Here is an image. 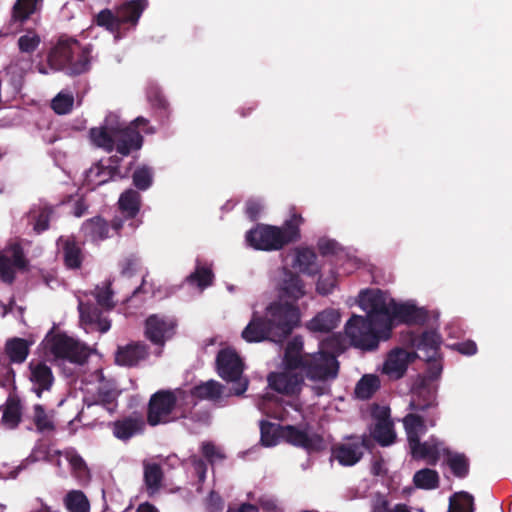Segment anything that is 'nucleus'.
<instances>
[{
  "label": "nucleus",
  "instance_id": "obj_23",
  "mask_svg": "<svg viewBox=\"0 0 512 512\" xmlns=\"http://www.w3.org/2000/svg\"><path fill=\"white\" fill-rule=\"evenodd\" d=\"M391 312V327L394 320L406 324H424L427 320L425 310L411 304H397L394 300H392Z\"/></svg>",
  "mask_w": 512,
  "mask_h": 512
},
{
  "label": "nucleus",
  "instance_id": "obj_41",
  "mask_svg": "<svg viewBox=\"0 0 512 512\" xmlns=\"http://www.w3.org/2000/svg\"><path fill=\"white\" fill-rule=\"evenodd\" d=\"M223 386L215 381L209 380L199 385L194 386L190 393H187V398H197L200 400H217L222 396Z\"/></svg>",
  "mask_w": 512,
  "mask_h": 512
},
{
  "label": "nucleus",
  "instance_id": "obj_31",
  "mask_svg": "<svg viewBox=\"0 0 512 512\" xmlns=\"http://www.w3.org/2000/svg\"><path fill=\"white\" fill-rule=\"evenodd\" d=\"M410 354L402 349L389 354L383 366V372L396 379L401 378L408 367Z\"/></svg>",
  "mask_w": 512,
  "mask_h": 512
},
{
  "label": "nucleus",
  "instance_id": "obj_39",
  "mask_svg": "<svg viewBox=\"0 0 512 512\" xmlns=\"http://www.w3.org/2000/svg\"><path fill=\"white\" fill-rule=\"evenodd\" d=\"M215 275L211 266L196 261L195 269L186 277V282L190 285L197 286L200 290H204L211 286L214 282Z\"/></svg>",
  "mask_w": 512,
  "mask_h": 512
},
{
  "label": "nucleus",
  "instance_id": "obj_42",
  "mask_svg": "<svg viewBox=\"0 0 512 512\" xmlns=\"http://www.w3.org/2000/svg\"><path fill=\"white\" fill-rule=\"evenodd\" d=\"M5 353L12 363H23L29 355V342L23 338L9 339L5 344Z\"/></svg>",
  "mask_w": 512,
  "mask_h": 512
},
{
  "label": "nucleus",
  "instance_id": "obj_19",
  "mask_svg": "<svg viewBox=\"0 0 512 512\" xmlns=\"http://www.w3.org/2000/svg\"><path fill=\"white\" fill-rule=\"evenodd\" d=\"M28 369L32 391L40 398L43 392L50 391L53 386L54 375L52 370L45 362L35 360L28 364Z\"/></svg>",
  "mask_w": 512,
  "mask_h": 512
},
{
  "label": "nucleus",
  "instance_id": "obj_29",
  "mask_svg": "<svg viewBox=\"0 0 512 512\" xmlns=\"http://www.w3.org/2000/svg\"><path fill=\"white\" fill-rule=\"evenodd\" d=\"M409 447L414 459L426 460L430 465H436L442 453L440 443L434 440L421 442L419 439L418 446L410 444Z\"/></svg>",
  "mask_w": 512,
  "mask_h": 512
},
{
  "label": "nucleus",
  "instance_id": "obj_6",
  "mask_svg": "<svg viewBox=\"0 0 512 512\" xmlns=\"http://www.w3.org/2000/svg\"><path fill=\"white\" fill-rule=\"evenodd\" d=\"M381 330L376 322L365 316L353 315L345 325V333L351 344L363 350H374L378 347Z\"/></svg>",
  "mask_w": 512,
  "mask_h": 512
},
{
  "label": "nucleus",
  "instance_id": "obj_9",
  "mask_svg": "<svg viewBox=\"0 0 512 512\" xmlns=\"http://www.w3.org/2000/svg\"><path fill=\"white\" fill-rule=\"evenodd\" d=\"M51 354L57 359L67 360L71 363L84 364L90 353L88 348L64 333L52 335L48 340Z\"/></svg>",
  "mask_w": 512,
  "mask_h": 512
},
{
  "label": "nucleus",
  "instance_id": "obj_8",
  "mask_svg": "<svg viewBox=\"0 0 512 512\" xmlns=\"http://www.w3.org/2000/svg\"><path fill=\"white\" fill-rule=\"evenodd\" d=\"M149 121L139 116L125 127H118L115 133L116 152L121 156H129L133 152H138L144 143V138L139 129L142 128L145 133H152L153 130L148 126Z\"/></svg>",
  "mask_w": 512,
  "mask_h": 512
},
{
  "label": "nucleus",
  "instance_id": "obj_44",
  "mask_svg": "<svg viewBox=\"0 0 512 512\" xmlns=\"http://www.w3.org/2000/svg\"><path fill=\"white\" fill-rule=\"evenodd\" d=\"M64 505L69 512H90V503L80 490H71L64 497Z\"/></svg>",
  "mask_w": 512,
  "mask_h": 512
},
{
  "label": "nucleus",
  "instance_id": "obj_51",
  "mask_svg": "<svg viewBox=\"0 0 512 512\" xmlns=\"http://www.w3.org/2000/svg\"><path fill=\"white\" fill-rule=\"evenodd\" d=\"M457 500H450L448 512H474V498L465 491L456 494Z\"/></svg>",
  "mask_w": 512,
  "mask_h": 512
},
{
  "label": "nucleus",
  "instance_id": "obj_49",
  "mask_svg": "<svg viewBox=\"0 0 512 512\" xmlns=\"http://www.w3.org/2000/svg\"><path fill=\"white\" fill-rule=\"evenodd\" d=\"M38 0H16L12 9V18L24 22L36 11Z\"/></svg>",
  "mask_w": 512,
  "mask_h": 512
},
{
  "label": "nucleus",
  "instance_id": "obj_43",
  "mask_svg": "<svg viewBox=\"0 0 512 512\" xmlns=\"http://www.w3.org/2000/svg\"><path fill=\"white\" fill-rule=\"evenodd\" d=\"M379 388V377L373 374H366L358 381L355 387V394L359 399L368 400Z\"/></svg>",
  "mask_w": 512,
  "mask_h": 512
},
{
  "label": "nucleus",
  "instance_id": "obj_53",
  "mask_svg": "<svg viewBox=\"0 0 512 512\" xmlns=\"http://www.w3.org/2000/svg\"><path fill=\"white\" fill-rule=\"evenodd\" d=\"M33 422L39 432L52 431L55 426L41 404L34 405Z\"/></svg>",
  "mask_w": 512,
  "mask_h": 512
},
{
  "label": "nucleus",
  "instance_id": "obj_20",
  "mask_svg": "<svg viewBox=\"0 0 512 512\" xmlns=\"http://www.w3.org/2000/svg\"><path fill=\"white\" fill-rule=\"evenodd\" d=\"M77 49H79V42L76 39L61 38L49 52L48 63L54 69L66 70Z\"/></svg>",
  "mask_w": 512,
  "mask_h": 512
},
{
  "label": "nucleus",
  "instance_id": "obj_61",
  "mask_svg": "<svg viewBox=\"0 0 512 512\" xmlns=\"http://www.w3.org/2000/svg\"><path fill=\"white\" fill-rule=\"evenodd\" d=\"M139 265V259L135 255L125 257L119 264L121 274L126 277H131Z\"/></svg>",
  "mask_w": 512,
  "mask_h": 512
},
{
  "label": "nucleus",
  "instance_id": "obj_37",
  "mask_svg": "<svg viewBox=\"0 0 512 512\" xmlns=\"http://www.w3.org/2000/svg\"><path fill=\"white\" fill-rule=\"evenodd\" d=\"M91 52V45L82 46L79 43V49L75 52V56H72V61L67 66V73L75 76L87 72L91 65Z\"/></svg>",
  "mask_w": 512,
  "mask_h": 512
},
{
  "label": "nucleus",
  "instance_id": "obj_36",
  "mask_svg": "<svg viewBox=\"0 0 512 512\" xmlns=\"http://www.w3.org/2000/svg\"><path fill=\"white\" fill-rule=\"evenodd\" d=\"M116 129L118 127L108 128L107 126H101L91 128L89 135L92 143L107 153H111L115 148Z\"/></svg>",
  "mask_w": 512,
  "mask_h": 512
},
{
  "label": "nucleus",
  "instance_id": "obj_18",
  "mask_svg": "<svg viewBox=\"0 0 512 512\" xmlns=\"http://www.w3.org/2000/svg\"><path fill=\"white\" fill-rule=\"evenodd\" d=\"M410 343L420 352L418 356L425 361L439 358L441 336L434 330H427L421 334L411 333Z\"/></svg>",
  "mask_w": 512,
  "mask_h": 512
},
{
  "label": "nucleus",
  "instance_id": "obj_47",
  "mask_svg": "<svg viewBox=\"0 0 512 512\" xmlns=\"http://www.w3.org/2000/svg\"><path fill=\"white\" fill-rule=\"evenodd\" d=\"M21 405L18 400H8L2 414V423L10 429L16 428L21 421Z\"/></svg>",
  "mask_w": 512,
  "mask_h": 512
},
{
  "label": "nucleus",
  "instance_id": "obj_21",
  "mask_svg": "<svg viewBox=\"0 0 512 512\" xmlns=\"http://www.w3.org/2000/svg\"><path fill=\"white\" fill-rule=\"evenodd\" d=\"M345 442L335 443L331 447V455L342 466H353L363 457V451H360V445L356 444L353 436L345 438Z\"/></svg>",
  "mask_w": 512,
  "mask_h": 512
},
{
  "label": "nucleus",
  "instance_id": "obj_26",
  "mask_svg": "<svg viewBox=\"0 0 512 512\" xmlns=\"http://www.w3.org/2000/svg\"><path fill=\"white\" fill-rule=\"evenodd\" d=\"M143 481L149 497L158 494L163 487L164 471L158 463L143 462Z\"/></svg>",
  "mask_w": 512,
  "mask_h": 512
},
{
  "label": "nucleus",
  "instance_id": "obj_64",
  "mask_svg": "<svg viewBox=\"0 0 512 512\" xmlns=\"http://www.w3.org/2000/svg\"><path fill=\"white\" fill-rule=\"evenodd\" d=\"M224 502L222 497L215 491H211L207 498V509L209 512H220L223 510Z\"/></svg>",
  "mask_w": 512,
  "mask_h": 512
},
{
  "label": "nucleus",
  "instance_id": "obj_5",
  "mask_svg": "<svg viewBox=\"0 0 512 512\" xmlns=\"http://www.w3.org/2000/svg\"><path fill=\"white\" fill-rule=\"evenodd\" d=\"M187 392L182 390H159L151 395L147 407V423L154 427L167 424L175 418L171 417L179 398L186 399Z\"/></svg>",
  "mask_w": 512,
  "mask_h": 512
},
{
  "label": "nucleus",
  "instance_id": "obj_17",
  "mask_svg": "<svg viewBox=\"0 0 512 512\" xmlns=\"http://www.w3.org/2000/svg\"><path fill=\"white\" fill-rule=\"evenodd\" d=\"M149 346L143 341H132L117 347L115 363L123 367H136L149 357Z\"/></svg>",
  "mask_w": 512,
  "mask_h": 512
},
{
  "label": "nucleus",
  "instance_id": "obj_56",
  "mask_svg": "<svg viewBox=\"0 0 512 512\" xmlns=\"http://www.w3.org/2000/svg\"><path fill=\"white\" fill-rule=\"evenodd\" d=\"M74 104V98L70 94L59 93L51 102V108L58 115L68 114Z\"/></svg>",
  "mask_w": 512,
  "mask_h": 512
},
{
  "label": "nucleus",
  "instance_id": "obj_4",
  "mask_svg": "<svg viewBox=\"0 0 512 512\" xmlns=\"http://www.w3.org/2000/svg\"><path fill=\"white\" fill-rule=\"evenodd\" d=\"M359 306L367 313L365 317L378 324L383 338L391 333L392 300L388 303L380 290H362L359 293Z\"/></svg>",
  "mask_w": 512,
  "mask_h": 512
},
{
  "label": "nucleus",
  "instance_id": "obj_10",
  "mask_svg": "<svg viewBox=\"0 0 512 512\" xmlns=\"http://www.w3.org/2000/svg\"><path fill=\"white\" fill-rule=\"evenodd\" d=\"M409 408L426 414L429 426H435L439 417L436 388L428 384L425 379H422L412 388V399Z\"/></svg>",
  "mask_w": 512,
  "mask_h": 512
},
{
  "label": "nucleus",
  "instance_id": "obj_46",
  "mask_svg": "<svg viewBox=\"0 0 512 512\" xmlns=\"http://www.w3.org/2000/svg\"><path fill=\"white\" fill-rule=\"evenodd\" d=\"M94 23L100 27L105 28L111 33H118L121 29V23L117 13L106 8L101 10L94 18Z\"/></svg>",
  "mask_w": 512,
  "mask_h": 512
},
{
  "label": "nucleus",
  "instance_id": "obj_33",
  "mask_svg": "<svg viewBox=\"0 0 512 512\" xmlns=\"http://www.w3.org/2000/svg\"><path fill=\"white\" fill-rule=\"evenodd\" d=\"M109 224L103 217L95 216L82 224V232L91 241H103L109 237Z\"/></svg>",
  "mask_w": 512,
  "mask_h": 512
},
{
  "label": "nucleus",
  "instance_id": "obj_13",
  "mask_svg": "<svg viewBox=\"0 0 512 512\" xmlns=\"http://www.w3.org/2000/svg\"><path fill=\"white\" fill-rule=\"evenodd\" d=\"M144 328L146 339L160 348L156 353L160 356L165 343L176 333L177 321L164 315L152 314L145 320Z\"/></svg>",
  "mask_w": 512,
  "mask_h": 512
},
{
  "label": "nucleus",
  "instance_id": "obj_24",
  "mask_svg": "<svg viewBox=\"0 0 512 512\" xmlns=\"http://www.w3.org/2000/svg\"><path fill=\"white\" fill-rule=\"evenodd\" d=\"M58 244L61 245V253L64 265L67 269H80L84 260L82 248L74 237H60Z\"/></svg>",
  "mask_w": 512,
  "mask_h": 512
},
{
  "label": "nucleus",
  "instance_id": "obj_34",
  "mask_svg": "<svg viewBox=\"0 0 512 512\" xmlns=\"http://www.w3.org/2000/svg\"><path fill=\"white\" fill-rule=\"evenodd\" d=\"M316 260L317 255L313 249L308 247L298 248L296 250L294 267H297L304 274L315 276L320 271Z\"/></svg>",
  "mask_w": 512,
  "mask_h": 512
},
{
  "label": "nucleus",
  "instance_id": "obj_22",
  "mask_svg": "<svg viewBox=\"0 0 512 512\" xmlns=\"http://www.w3.org/2000/svg\"><path fill=\"white\" fill-rule=\"evenodd\" d=\"M145 422L141 415L132 414L120 418L112 423L113 435L122 441H127L143 432Z\"/></svg>",
  "mask_w": 512,
  "mask_h": 512
},
{
  "label": "nucleus",
  "instance_id": "obj_35",
  "mask_svg": "<svg viewBox=\"0 0 512 512\" xmlns=\"http://www.w3.org/2000/svg\"><path fill=\"white\" fill-rule=\"evenodd\" d=\"M108 161H109V164L107 166L103 165L102 162H98L96 164V168L98 169V174L107 173V178L99 180L98 185L107 183L109 180H112L115 178H120V179L127 178L130 173L131 167L133 165V162H130L129 166L126 167L122 171L121 167H120V163L122 161L121 157H119L117 155H113V156L109 157Z\"/></svg>",
  "mask_w": 512,
  "mask_h": 512
},
{
  "label": "nucleus",
  "instance_id": "obj_27",
  "mask_svg": "<svg viewBox=\"0 0 512 512\" xmlns=\"http://www.w3.org/2000/svg\"><path fill=\"white\" fill-rule=\"evenodd\" d=\"M428 422L426 414L420 415L418 413H409L403 418V426L407 435L408 444H416L421 435L427 431Z\"/></svg>",
  "mask_w": 512,
  "mask_h": 512
},
{
  "label": "nucleus",
  "instance_id": "obj_48",
  "mask_svg": "<svg viewBox=\"0 0 512 512\" xmlns=\"http://www.w3.org/2000/svg\"><path fill=\"white\" fill-rule=\"evenodd\" d=\"M66 459L72 470V474L79 481H87L90 478L89 468L84 459L76 452L66 453Z\"/></svg>",
  "mask_w": 512,
  "mask_h": 512
},
{
  "label": "nucleus",
  "instance_id": "obj_14",
  "mask_svg": "<svg viewBox=\"0 0 512 512\" xmlns=\"http://www.w3.org/2000/svg\"><path fill=\"white\" fill-rule=\"evenodd\" d=\"M298 369H288L284 366L282 372H271L268 377V384L274 391L286 396H298L304 385V376Z\"/></svg>",
  "mask_w": 512,
  "mask_h": 512
},
{
  "label": "nucleus",
  "instance_id": "obj_30",
  "mask_svg": "<svg viewBox=\"0 0 512 512\" xmlns=\"http://www.w3.org/2000/svg\"><path fill=\"white\" fill-rule=\"evenodd\" d=\"M339 322L340 314L334 309H326L311 319L307 327L313 332L328 333L336 328Z\"/></svg>",
  "mask_w": 512,
  "mask_h": 512
},
{
  "label": "nucleus",
  "instance_id": "obj_59",
  "mask_svg": "<svg viewBox=\"0 0 512 512\" xmlns=\"http://www.w3.org/2000/svg\"><path fill=\"white\" fill-rule=\"evenodd\" d=\"M98 400L96 403H101L108 411L113 412L114 405L117 398V393L115 390L101 387L97 393Z\"/></svg>",
  "mask_w": 512,
  "mask_h": 512
},
{
  "label": "nucleus",
  "instance_id": "obj_60",
  "mask_svg": "<svg viewBox=\"0 0 512 512\" xmlns=\"http://www.w3.org/2000/svg\"><path fill=\"white\" fill-rule=\"evenodd\" d=\"M336 281H337L336 275L333 271H331L329 273V275H327L326 277L321 276L318 279V282L316 285V289H317L318 293L321 295L330 294L336 286Z\"/></svg>",
  "mask_w": 512,
  "mask_h": 512
},
{
  "label": "nucleus",
  "instance_id": "obj_1",
  "mask_svg": "<svg viewBox=\"0 0 512 512\" xmlns=\"http://www.w3.org/2000/svg\"><path fill=\"white\" fill-rule=\"evenodd\" d=\"M300 319V309L296 305L273 301L266 307L265 316L253 314L242 331V338L249 343L266 340L282 343L299 326Z\"/></svg>",
  "mask_w": 512,
  "mask_h": 512
},
{
  "label": "nucleus",
  "instance_id": "obj_2",
  "mask_svg": "<svg viewBox=\"0 0 512 512\" xmlns=\"http://www.w3.org/2000/svg\"><path fill=\"white\" fill-rule=\"evenodd\" d=\"M283 366L288 369H299L304 378L316 382L334 381L340 371L337 356L325 350L314 353H303V341L300 337L290 340L284 350Z\"/></svg>",
  "mask_w": 512,
  "mask_h": 512
},
{
  "label": "nucleus",
  "instance_id": "obj_63",
  "mask_svg": "<svg viewBox=\"0 0 512 512\" xmlns=\"http://www.w3.org/2000/svg\"><path fill=\"white\" fill-rule=\"evenodd\" d=\"M203 456L212 464L215 458L224 459L225 456L219 452L212 442H203L201 446Z\"/></svg>",
  "mask_w": 512,
  "mask_h": 512
},
{
  "label": "nucleus",
  "instance_id": "obj_50",
  "mask_svg": "<svg viewBox=\"0 0 512 512\" xmlns=\"http://www.w3.org/2000/svg\"><path fill=\"white\" fill-rule=\"evenodd\" d=\"M283 426L276 425L266 420L260 422L261 443L266 447L275 446L278 443L279 431Z\"/></svg>",
  "mask_w": 512,
  "mask_h": 512
},
{
  "label": "nucleus",
  "instance_id": "obj_28",
  "mask_svg": "<svg viewBox=\"0 0 512 512\" xmlns=\"http://www.w3.org/2000/svg\"><path fill=\"white\" fill-rule=\"evenodd\" d=\"M148 6V0H130L116 8L121 26L123 24L136 25L143 11Z\"/></svg>",
  "mask_w": 512,
  "mask_h": 512
},
{
  "label": "nucleus",
  "instance_id": "obj_12",
  "mask_svg": "<svg viewBox=\"0 0 512 512\" xmlns=\"http://www.w3.org/2000/svg\"><path fill=\"white\" fill-rule=\"evenodd\" d=\"M29 260L19 243H12L0 250V280L5 284H13L17 272L27 271Z\"/></svg>",
  "mask_w": 512,
  "mask_h": 512
},
{
  "label": "nucleus",
  "instance_id": "obj_62",
  "mask_svg": "<svg viewBox=\"0 0 512 512\" xmlns=\"http://www.w3.org/2000/svg\"><path fill=\"white\" fill-rule=\"evenodd\" d=\"M338 243L332 239L321 238L317 243V248L322 256L334 255L338 250Z\"/></svg>",
  "mask_w": 512,
  "mask_h": 512
},
{
  "label": "nucleus",
  "instance_id": "obj_57",
  "mask_svg": "<svg viewBox=\"0 0 512 512\" xmlns=\"http://www.w3.org/2000/svg\"><path fill=\"white\" fill-rule=\"evenodd\" d=\"M147 98L154 108L162 111L164 116H168L169 102L167 101V99L165 98L161 91H159L156 88L150 89L147 93Z\"/></svg>",
  "mask_w": 512,
  "mask_h": 512
},
{
  "label": "nucleus",
  "instance_id": "obj_15",
  "mask_svg": "<svg viewBox=\"0 0 512 512\" xmlns=\"http://www.w3.org/2000/svg\"><path fill=\"white\" fill-rule=\"evenodd\" d=\"M278 300L282 303H292L297 305V301L306 295L305 284L301 277L287 269L282 270L281 277L277 284Z\"/></svg>",
  "mask_w": 512,
  "mask_h": 512
},
{
  "label": "nucleus",
  "instance_id": "obj_54",
  "mask_svg": "<svg viewBox=\"0 0 512 512\" xmlns=\"http://www.w3.org/2000/svg\"><path fill=\"white\" fill-rule=\"evenodd\" d=\"M97 305L101 306L105 310H112L115 307L113 302V290L111 289V283L107 282L104 287H96L94 292Z\"/></svg>",
  "mask_w": 512,
  "mask_h": 512
},
{
  "label": "nucleus",
  "instance_id": "obj_40",
  "mask_svg": "<svg viewBox=\"0 0 512 512\" xmlns=\"http://www.w3.org/2000/svg\"><path fill=\"white\" fill-rule=\"evenodd\" d=\"M442 454L447 457L446 464L457 478H465L469 474V459L464 453H454L448 448H442Z\"/></svg>",
  "mask_w": 512,
  "mask_h": 512
},
{
  "label": "nucleus",
  "instance_id": "obj_32",
  "mask_svg": "<svg viewBox=\"0 0 512 512\" xmlns=\"http://www.w3.org/2000/svg\"><path fill=\"white\" fill-rule=\"evenodd\" d=\"M54 215V209L48 205L34 206L27 214L28 224L37 234L49 229V222Z\"/></svg>",
  "mask_w": 512,
  "mask_h": 512
},
{
  "label": "nucleus",
  "instance_id": "obj_16",
  "mask_svg": "<svg viewBox=\"0 0 512 512\" xmlns=\"http://www.w3.org/2000/svg\"><path fill=\"white\" fill-rule=\"evenodd\" d=\"M281 436L285 441L295 447L303 448L308 452H320L326 449L324 438L317 434H309L294 425L281 428Z\"/></svg>",
  "mask_w": 512,
  "mask_h": 512
},
{
  "label": "nucleus",
  "instance_id": "obj_25",
  "mask_svg": "<svg viewBox=\"0 0 512 512\" xmlns=\"http://www.w3.org/2000/svg\"><path fill=\"white\" fill-rule=\"evenodd\" d=\"M93 303H79V313L81 320L88 325L95 326L101 333H106L111 322L107 317L103 316L102 310Z\"/></svg>",
  "mask_w": 512,
  "mask_h": 512
},
{
  "label": "nucleus",
  "instance_id": "obj_38",
  "mask_svg": "<svg viewBox=\"0 0 512 512\" xmlns=\"http://www.w3.org/2000/svg\"><path fill=\"white\" fill-rule=\"evenodd\" d=\"M371 436L383 447L394 443L396 433L394 431L393 422L388 418V416H383L378 419Z\"/></svg>",
  "mask_w": 512,
  "mask_h": 512
},
{
  "label": "nucleus",
  "instance_id": "obj_11",
  "mask_svg": "<svg viewBox=\"0 0 512 512\" xmlns=\"http://www.w3.org/2000/svg\"><path fill=\"white\" fill-rule=\"evenodd\" d=\"M117 204L120 216H115L112 219L111 228L119 234L125 221H130L129 226L132 229L139 227L142 223V221L137 218L142 205L140 193L134 189H127L121 193Z\"/></svg>",
  "mask_w": 512,
  "mask_h": 512
},
{
  "label": "nucleus",
  "instance_id": "obj_52",
  "mask_svg": "<svg viewBox=\"0 0 512 512\" xmlns=\"http://www.w3.org/2000/svg\"><path fill=\"white\" fill-rule=\"evenodd\" d=\"M133 185L142 191L149 189L153 183V174L148 166H141L135 169L132 174Z\"/></svg>",
  "mask_w": 512,
  "mask_h": 512
},
{
  "label": "nucleus",
  "instance_id": "obj_7",
  "mask_svg": "<svg viewBox=\"0 0 512 512\" xmlns=\"http://www.w3.org/2000/svg\"><path fill=\"white\" fill-rule=\"evenodd\" d=\"M218 375L225 381L235 382L233 392L242 395L248 388V380L242 379L244 364L240 356L231 348L221 349L216 357Z\"/></svg>",
  "mask_w": 512,
  "mask_h": 512
},
{
  "label": "nucleus",
  "instance_id": "obj_45",
  "mask_svg": "<svg viewBox=\"0 0 512 512\" xmlns=\"http://www.w3.org/2000/svg\"><path fill=\"white\" fill-rule=\"evenodd\" d=\"M413 482L420 489H436L439 486V475L436 470L424 468L414 474Z\"/></svg>",
  "mask_w": 512,
  "mask_h": 512
},
{
  "label": "nucleus",
  "instance_id": "obj_58",
  "mask_svg": "<svg viewBox=\"0 0 512 512\" xmlns=\"http://www.w3.org/2000/svg\"><path fill=\"white\" fill-rule=\"evenodd\" d=\"M41 40L37 34H25L19 37L18 47L23 53H33L39 46Z\"/></svg>",
  "mask_w": 512,
  "mask_h": 512
},
{
  "label": "nucleus",
  "instance_id": "obj_3",
  "mask_svg": "<svg viewBox=\"0 0 512 512\" xmlns=\"http://www.w3.org/2000/svg\"><path fill=\"white\" fill-rule=\"evenodd\" d=\"M304 219L301 214L293 212L290 219L282 227L257 224L246 234L248 244L257 250L276 251L290 243L297 242L300 237V225Z\"/></svg>",
  "mask_w": 512,
  "mask_h": 512
},
{
  "label": "nucleus",
  "instance_id": "obj_55",
  "mask_svg": "<svg viewBox=\"0 0 512 512\" xmlns=\"http://www.w3.org/2000/svg\"><path fill=\"white\" fill-rule=\"evenodd\" d=\"M259 410L274 419H281L283 408L278 404L272 396H264L258 404Z\"/></svg>",
  "mask_w": 512,
  "mask_h": 512
}]
</instances>
